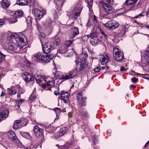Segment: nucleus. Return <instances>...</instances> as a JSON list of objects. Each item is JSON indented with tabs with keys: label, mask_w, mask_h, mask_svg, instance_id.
Segmentation results:
<instances>
[{
	"label": "nucleus",
	"mask_w": 149,
	"mask_h": 149,
	"mask_svg": "<svg viewBox=\"0 0 149 149\" xmlns=\"http://www.w3.org/2000/svg\"><path fill=\"white\" fill-rule=\"evenodd\" d=\"M131 80L133 82L136 83L138 81V79L135 77H134L133 78L131 79Z\"/></svg>",
	"instance_id": "obj_46"
},
{
	"label": "nucleus",
	"mask_w": 149,
	"mask_h": 149,
	"mask_svg": "<svg viewBox=\"0 0 149 149\" xmlns=\"http://www.w3.org/2000/svg\"><path fill=\"white\" fill-rule=\"evenodd\" d=\"M72 43V42L70 40H69L65 42L64 45L65 46H66V47L67 48V47L70 46V45Z\"/></svg>",
	"instance_id": "obj_38"
},
{
	"label": "nucleus",
	"mask_w": 149,
	"mask_h": 149,
	"mask_svg": "<svg viewBox=\"0 0 149 149\" xmlns=\"http://www.w3.org/2000/svg\"><path fill=\"white\" fill-rule=\"evenodd\" d=\"M61 99H62L64 102L67 103L69 102L68 97L69 96L70 93L68 92H65L61 91L60 93Z\"/></svg>",
	"instance_id": "obj_12"
},
{
	"label": "nucleus",
	"mask_w": 149,
	"mask_h": 149,
	"mask_svg": "<svg viewBox=\"0 0 149 149\" xmlns=\"http://www.w3.org/2000/svg\"><path fill=\"white\" fill-rule=\"evenodd\" d=\"M126 32V29L125 26H121L118 32V35L120 36H124Z\"/></svg>",
	"instance_id": "obj_24"
},
{
	"label": "nucleus",
	"mask_w": 149,
	"mask_h": 149,
	"mask_svg": "<svg viewBox=\"0 0 149 149\" xmlns=\"http://www.w3.org/2000/svg\"><path fill=\"white\" fill-rule=\"evenodd\" d=\"M62 149H68V148L66 146H64L62 147Z\"/></svg>",
	"instance_id": "obj_58"
},
{
	"label": "nucleus",
	"mask_w": 149,
	"mask_h": 149,
	"mask_svg": "<svg viewBox=\"0 0 149 149\" xmlns=\"http://www.w3.org/2000/svg\"><path fill=\"white\" fill-rule=\"evenodd\" d=\"M55 82L54 79H51L46 84H42V86L45 89L48 88L50 86H53L54 85Z\"/></svg>",
	"instance_id": "obj_14"
},
{
	"label": "nucleus",
	"mask_w": 149,
	"mask_h": 149,
	"mask_svg": "<svg viewBox=\"0 0 149 149\" xmlns=\"http://www.w3.org/2000/svg\"><path fill=\"white\" fill-rule=\"evenodd\" d=\"M113 58L118 62L122 61L123 59L124 55L123 52L118 49H114L113 50Z\"/></svg>",
	"instance_id": "obj_2"
},
{
	"label": "nucleus",
	"mask_w": 149,
	"mask_h": 149,
	"mask_svg": "<svg viewBox=\"0 0 149 149\" xmlns=\"http://www.w3.org/2000/svg\"><path fill=\"white\" fill-rule=\"evenodd\" d=\"M52 58V57L51 56L49 55H43L40 61L43 63H46L49 62Z\"/></svg>",
	"instance_id": "obj_18"
},
{
	"label": "nucleus",
	"mask_w": 149,
	"mask_h": 149,
	"mask_svg": "<svg viewBox=\"0 0 149 149\" xmlns=\"http://www.w3.org/2000/svg\"><path fill=\"white\" fill-rule=\"evenodd\" d=\"M93 20V21L94 22H97V19H96V17L95 16H94Z\"/></svg>",
	"instance_id": "obj_52"
},
{
	"label": "nucleus",
	"mask_w": 149,
	"mask_h": 149,
	"mask_svg": "<svg viewBox=\"0 0 149 149\" xmlns=\"http://www.w3.org/2000/svg\"><path fill=\"white\" fill-rule=\"evenodd\" d=\"M92 138L93 139V141L95 145L97 143V136H92Z\"/></svg>",
	"instance_id": "obj_37"
},
{
	"label": "nucleus",
	"mask_w": 149,
	"mask_h": 149,
	"mask_svg": "<svg viewBox=\"0 0 149 149\" xmlns=\"http://www.w3.org/2000/svg\"><path fill=\"white\" fill-rule=\"evenodd\" d=\"M1 3L2 7L5 9L8 8L10 4V1L9 0H3Z\"/></svg>",
	"instance_id": "obj_17"
},
{
	"label": "nucleus",
	"mask_w": 149,
	"mask_h": 149,
	"mask_svg": "<svg viewBox=\"0 0 149 149\" xmlns=\"http://www.w3.org/2000/svg\"><path fill=\"white\" fill-rule=\"evenodd\" d=\"M85 59L84 58V60H83L82 61L78 60V64L77 65V68L74 69V70L77 71V73L78 71L80 72L83 70V69L86 68L88 66V64L85 62Z\"/></svg>",
	"instance_id": "obj_5"
},
{
	"label": "nucleus",
	"mask_w": 149,
	"mask_h": 149,
	"mask_svg": "<svg viewBox=\"0 0 149 149\" xmlns=\"http://www.w3.org/2000/svg\"><path fill=\"white\" fill-rule=\"evenodd\" d=\"M4 95V93L2 91V93L1 95V96H2Z\"/></svg>",
	"instance_id": "obj_60"
},
{
	"label": "nucleus",
	"mask_w": 149,
	"mask_h": 149,
	"mask_svg": "<svg viewBox=\"0 0 149 149\" xmlns=\"http://www.w3.org/2000/svg\"><path fill=\"white\" fill-rule=\"evenodd\" d=\"M7 135L9 139L13 142L17 143L19 142L18 139L13 131H10Z\"/></svg>",
	"instance_id": "obj_9"
},
{
	"label": "nucleus",
	"mask_w": 149,
	"mask_h": 149,
	"mask_svg": "<svg viewBox=\"0 0 149 149\" xmlns=\"http://www.w3.org/2000/svg\"><path fill=\"white\" fill-rule=\"evenodd\" d=\"M109 60L108 57L107 55H105L103 56L102 59L100 60V61L102 65H104L108 63Z\"/></svg>",
	"instance_id": "obj_22"
},
{
	"label": "nucleus",
	"mask_w": 149,
	"mask_h": 149,
	"mask_svg": "<svg viewBox=\"0 0 149 149\" xmlns=\"http://www.w3.org/2000/svg\"><path fill=\"white\" fill-rule=\"evenodd\" d=\"M6 47L8 50L15 51L17 49V46L15 43L13 42H10L7 44Z\"/></svg>",
	"instance_id": "obj_16"
},
{
	"label": "nucleus",
	"mask_w": 149,
	"mask_h": 149,
	"mask_svg": "<svg viewBox=\"0 0 149 149\" xmlns=\"http://www.w3.org/2000/svg\"><path fill=\"white\" fill-rule=\"evenodd\" d=\"M58 92L57 91H55L54 92V94L55 95H57L58 94Z\"/></svg>",
	"instance_id": "obj_55"
},
{
	"label": "nucleus",
	"mask_w": 149,
	"mask_h": 149,
	"mask_svg": "<svg viewBox=\"0 0 149 149\" xmlns=\"http://www.w3.org/2000/svg\"><path fill=\"white\" fill-rule=\"evenodd\" d=\"M9 114L8 111L5 110L3 112L0 111V122L7 118Z\"/></svg>",
	"instance_id": "obj_15"
},
{
	"label": "nucleus",
	"mask_w": 149,
	"mask_h": 149,
	"mask_svg": "<svg viewBox=\"0 0 149 149\" xmlns=\"http://www.w3.org/2000/svg\"><path fill=\"white\" fill-rule=\"evenodd\" d=\"M23 102V100L22 99H20L18 101V103H20V102H21V103H22V102Z\"/></svg>",
	"instance_id": "obj_56"
},
{
	"label": "nucleus",
	"mask_w": 149,
	"mask_h": 149,
	"mask_svg": "<svg viewBox=\"0 0 149 149\" xmlns=\"http://www.w3.org/2000/svg\"><path fill=\"white\" fill-rule=\"evenodd\" d=\"M149 141L146 143V144H145V145H144V148L147 147V146H148V145L149 144Z\"/></svg>",
	"instance_id": "obj_51"
},
{
	"label": "nucleus",
	"mask_w": 149,
	"mask_h": 149,
	"mask_svg": "<svg viewBox=\"0 0 149 149\" xmlns=\"http://www.w3.org/2000/svg\"><path fill=\"white\" fill-rule=\"evenodd\" d=\"M138 1V0H127L125 2L126 4L128 5L134 4Z\"/></svg>",
	"instance_id": "obj_33"
},
{
	"label": "nucleus",
	"mask_w": 149,
	"mask_h": 149,
	"mask_svg": "<svg viewBox=\"0 0 149 149\" xmlns=\"http://www.w3.org/2000/svg\"><path fill=\"white\" fill-rule=\"evenodd\" d=\"M100 69V68L99 66H98L94 69V70L95 72H98Z\"/></svg>",
	"instance_id": "obj_43"
},
{
	"label": "nucleus",
	"mask_w": 149,
	"mask_h": 149,
	"mask_svg": "<svg viewBox=\"0 0 149 149\" xmlns=\"http://www.w3.org/2000/svg\"><path fill=\"white\" fill-rule=\"evenodd\" d=\"M79 11L78 12H77L75 13V15H76L77 16H78L80 14V13L81 11V9L80 8Z\"/></svg>",
	"instance_id": "obj_49"
},
{
	"label": "nucleus",
	"mask_w": 149,
	"mask_h": 149,
	"mask_svg": "<svg viewBox=\"0 0 149 149\" xmlns=\"http://www.w3.org/2000/svg\"><path fill=\"white\" fill-rule=\"evenodd\" d=\"M120 10L122 11H123V12H124V11H125V9L124 8H123L122 9Z\"/></svg>",
	"instance_id": "obj_62"
},
{
	"label": "nucleus",
	"mask_w": 149,
	"mask_h": 149,
	"mask_svg": "<svg viewBox=\"0 0 149 149\" xmlns=\"http://www.w3.org/2000/svg\"><path fill=\"white\" fill-rule=\"evenodd\" d=\"M82 95L81 93H79L77 94V98L78 100V104L80 107L86 106V98L82 97Z\"/></svg>",
	"instance_id": "obj_7"
},
{
	"label": "nucleus",
	"mask_w": 149,
	"mask_h": 149,
	"mask_svg": "<svg viewBox=\"0 0 149 149\" xmlns=\"http://www.w3.org/2000/svg\"><path fill=\"white\" fill-rule=\"evenodd\" d=\"M52 22L51 19L48 18L42 22L43 25L46 27H50L52 25Z\"/></svg>",
	"instance_id": "obj_20"
},
{
	"label": "nucleus",
	"mask_w": 149,
	"mask_h": 149,
	"mask_svg": "<svg viewBox=\"0 0 149 149\" xmlns=\"http://www.w3.org/2000/svg\"><path fill=\"white\" fill-rule=\"evenodd\" d=\"M32 13L34 14L35 16L37 17L39 19L42 18L44 15V13L42 11L40 10L37 8H35L32 10Z\"/></svg>",
	"instance_id": "obj_13"
},
{
	"label": "nucleus",
	"mask_w": 149,
	"mask_h": 149,
	"mask_svg": "<svg viewBox=\"0 0 149 149\" xmlns=\"http://www.w3.org/2000/svg\"><path fill=\"white\" fill-rule=\"evenodd\" d=\"M109 67L108 66L106 65L104 66H103V67H101V69L102 70H103L104 69H109Z\"/></svg>",
	"instance_id": "obj_45"
},
{
	"label": "nucleus",
	"mask_w": 149,
	"mask_h": 149,
	"mask_svg": "<svg viewBox=\"0 0 149 149\" xmlns=\"http://www.w3.org/2000/svg\"><path fill=\"white\" fill-rule=\"evenodd\" d=\"M88 3L90 7H92L93 4V0H87Z\"/></svg>",
	"instance_id": "obj_42"
},
{
	"label": "nucleus",
	"mask_w": 149,
	"mask_h": 149,
	"mask_svg": "<svg viewBox=\"0 0 149 149\" xmlns=\"http://www.w3.org/2000/svg\"><path fill=\"white\" fill-rule=\"evenodd\" d=\"M143 13H141L139 14L138 16H136V17H135L134 18H137L139 16H143L144 15H143Z\"/></svg>",
	"instance_id": "obj_54"
},
{
	"label": "nucleus",
	"mask_w": 149,
	"mask_h": 149,
	"mask_svg": "<svg viewBox=\"0 0 149 149\" xmlns=\"http://www.w3.org/2000/svg\"><path fill=\"white\" fill-rule=\"evenodd\" d=\"M87 37H88V38H89L90 37V35H87Z\"/></svg>",
	"instance_id": "obj_63"
},
{
	"label": "nucleus",
	"mask_w": 149,
	"mask_h": 149,
	"mask_svg": "<svg viewBox=\"0 0 149 149\" xmlns=\"http://www.w3.org/2000/svg\"><path fill=\"white\" fill-rule=\"evenodd\" d=\"M20 94H19V95H18V94L17 95V97H18L19 98L20 97Z\"/></svg>",
	"instance_id": "obj_64"
},
{
	"label": "nucleus",
	"mask_w": 149,
	"mask_h": 149,
	"mask_svg": "<svg viewBox=\"0 0 149 149\" xmlns=\"http://www.w3.org/2000/svg\"><path fill=\"white\" fill-rule=\"evenodd\" d=\"M23 78L26 82L32 81V79H33V78L32 77L31 74L27 72H25L24 73Z\"/></svg>",
	"instance_id": "obj_19"
},
{
	"label": "nucleus",
	"mask_w": 149,
	"mask_h": 149,
	"mask_svg": "<svg viewBox=\"0 0 149 149\" xmlns=\"http://www.w3.org/2000/svg\"><path fill=\"white\" fill-rule=\"evenodd\" d=\"M14 122H18L17 123H19V125H20L21 121L20 120H17L15 121Z\"/></svg>",
	"instance_id": "obj_59"
},
{
	"label": "nucleus",
	"mask_w": 149,
	"mask_h": 149,
	"mask_svg": "<svg viewBox=\"0 0 149 149\" xmlns=\"http://www.w3.org/2000/svg\"><path fill=\"white\" fill-rule=\"evenodd\" d=\"M15 41L18 45H22V46H25L27 44L26 38L23 34H19L18 36L16 38Z\"/></svg>",
	"instance_id": "obj_4"
},
{
	"label": "nucleus",
	"mask_w": 149,
	"mask_h": 149,
	"mask_svg": "<svg viewBox=\"0 0 149 149\" xmlns=\"http://www.w3.org/2000/svg\"><path fill=\"white\" fill-rule=\"evenodd\" d=\"M72 35L71 36V38H73L76 36L78 35L79 33L78 29L76 27H74L72 28Z\"/></svg>",
	"instance_id": "obj_26"
},
{
	"label": "nucleus",
	"mask_w": 149,
	"mask_h": 149,
	"mask_svg": "<svg viewBox=\"0 0 149 149\" xmlns=\"http://www.w3.org/2000/svg\"><path fill=\"white\" fill-rule=\"evenodd\" d=\"M23 13L21 10H18L16 11L13 14L14 17L17 18H19L23 16Z\"/></svg>",
	"instance_id": "obj_23"
},
{
	"label": "nucleus",
	"mask_w": 149,
	"mask_h": 149,
	"mask_svg": "<svg viewBox=\"0 0 149 149\" xmlns=\"http://www.w3.org/2000/svg\"><path fill=\"white\" fill-rule=\"evenodd\" d=\"M77 71L74 70L73 71H69L65 75H62L58 77L61 79L67 80L70 79H72L75 76L77 75Z\"/></svg>",
	"instance_id": "obj_3"
},
{
	"label": "nucleus",
	"mask_w": 149,
	"mask_h": 149,
	"mask_svg": "<svg viewBox=\"0 0 149 149\" xmlns=\"http://www.w3.org/2000/svg\"><path fill=\"white\" fill-rule=\"evenodd\" d=\"M53 44V43L51 42L46 43L42 48L43 52L46 54H48L53 49H54Z\"/></svg>",
	"instance_id": "obj_6"
},
{
	"label": "nucleus",
	"mask_w": 149,
	"mask_h": 149,
	"mask_svg": "<svg viewBox=\"0 0 149 149\" xmlns=\"http://www.w3.org/2000/svg\"><path fill=\"white\" fill-rule=\"evenodd\" d=\"M120 70L122 71H126L127 69L125 68L124 67H121Z\"/></svg>",
	"instance_id": "obj_48"
},
{
	"label": "nucleus",
	"mask_w": 149,
	"mask_h": 149,
	"mask_svg": "<svg viewBox=\"0 0 149 149\" xmlns=\"http://www.w3.org/2000/svg\"><path fill=\"white\" fill-rule=\"evenodd\" d=\"M102 34V35L105 38H107L108 37V36L107 35H106L105 33L104 32H103L102 30H100Z\"/></svg>",
	"instance_id": "obj_44"
},
{
	"label": "nucleus",
	"mask_w": 149,
	"mask_h": 149,
	"mask_svg": "<svg viewBox=\"0 0 149 149\" xmlns=\"http://www.w3.org/2000/svg\"><path fill=\"white\" fill-rule=\"evenodd\" d=\"M79 112L82 117H85V118H89V114L87 111H84L82 112L80 111Z\"/></svg>",
	"instance_id": "obj_30"
},
{
	"label": "nucleus",
	"mask_w": 149,
	"mask_h": 149,
	"mask_svg": "<svg viewBox=\"0 0 149 149\" xmlns=\"http://www.w3.org/2000/svg\"><path fill=\"white\" fill-rule=\"evenodd\" d=\"M40 35L43 38H45V35L43 33H41Z\"/></svg>",
	"instance_id": "obj_53"
},
{
	"label": "nucleus",
	"mask_w": 149,
	"mask_h": 149,
	"mask_svg": "<svg viewBox=\"0 0 149 149\" xmlns=\"http://www.w3.org/2000/svg\"><path fill=\"white\" fill-rule=\"evenodd\" d=\"M144 26L149 30V26L148 25L145 24Z\"/></svg>",
	"instance_id": "obj_57"
},
{
	"label": "nucleus",
	"mask_w": 149,
	"mask_h": 149,
	"mask_svg": "<svg viewBox=\"0 0 149 149\" xmlns=\"http://www.w3.org/2000/svg\"><path fill=\"white\" fill-rule=\"evenodd\" d=\"M119 25V24L115 21H109L104 24L105 26L111 30H113L117 28Z\"/></svg>",
	"instance_id": "obj_8"
},
{
	"label": "nucleus",
	"mask_w": 149,
	"mask_h": 149,
	"mask_svg": "<svg viewBox=\"0 0 149 149\" xmlns=\"http://www.w3.org/2000/svg\"><path fill=\"white\" fill-rule=\"evenodd\" d=\"M66 130L65 127H61L56 133V134L59 136H62L66 133Z\"/></svg>",
	"instance_id": "obj_21"
},
{
	"label": "nucleus",
	"mask_w": 149,
	"mask_h": 149,
	"mask_svg": "<svg viewBox=\"0 0 149 149\" xmlns=\"http://www.w3.org/2000/svg\"><path fill=\"white\" fill-rule=\"evenodd\" d=\"M16 88L18 89V94L19 93L20 94H22L24 91V90H23L19 86L16 85L15 86Z\"/></svg>",
	"instance_id": "obj_34"
},
{
	"label": "nucleus",
	"mask_w": 149,
	"mask_h": 149,
	"mask_svg": "<svg viewBox=\"0 0 149 149\" xmlns=\"http://www.w3.org/2000/svg\"><path fill=\"white\" fill-rule=\"evenodd\" d=\"M8 91V93L10 95H13L17 93L16 90L12 88H8L7 89Z\"/></svg>",
	"instance_id": "obj_29"
},
{
	"label": "nucleus",
	"mask_w": 149,
	"mask_h": 149,
	"mask_svg": "<svg viewBox=\"0 0 149 149\" xmlns=\"http://www.w3.org/2000/svg\"><path fill=\"white\" fill-rule=\"evenodd\" d=\"M60 39L58 38L56 39L54 42H52L53 44V45L54 49L60 45Z\"/></svg>",
	"instance_id": "obj_28"
},
{
	"label": "nucleus",
	"mask_w": 149,
	"mask_h": 149,
	"mask_svg": "<svg viewBox=\"0 0 149 149\" xmlns=\"http://www.w3.org/2000/svg\"><path fill=\"white\" fill-rule=\"evenodd\" d=\"M19 34H17L16 33H13L8 38L9 40H12V41L16 40V39L19 36Z\"/></svg>",
	"instance_id": "obj_27"
},
{
	"label": "nucleus",
	"mask_w": 149,
	"mask_h": 149,
	"mask_svg": "<svg viewBox=\"0 0 149 149\" xmlns=\"http://www.w3.org/2000/svg\"><path fill=\"white\" fill-rule=\"evenodd\" d=\"M17 123L18 122H14L13 125V128L16 130L19 128L20 125H19V123Z\"/></svg>",
	"instance_id": "obj_36"
},
{
	"label": "nucleus",
	"mask_w": 149,
	"mask_h": 149,
	"mask_svg": "<svg viewBox=\"0 0 149 149\" xmlns=\"http://www.w3.org/2000/svg\"><path fill=\"white\" fill-rule=\"evenodd\" d=\"M53 110L55 111L56 113H59L60 112V109L58 107L54 108L53 109Z\"/></svg>",
	"instance_id": "obj_40"
},
{
	"label": "nucleus",
	"mask_w": 149,
	"mask_h": 149,
	"mask_svg": "<svg viewBox=\"0 0 149 149\" xmlns=\"http://www.w3.org/2000/svg\"><path fill=\"white\" fill-rule=\"evenodd\" d=\"M103 6L104 10L108 14L112 13L115 10L111 6L107 3H103Z\"/></svg>",
	"instance_id": "obj_11"
},
{
	"label": "nucleus",
	"mask_w": 149,
	"mask_h": 149,
	"mask_svg": "<svg viewBox=\"0 0 149 149\" xmlns=\"http://www.w3.org/2000/svg\"><path fill=\"white\" fill-rule=\"evenodd\" d=\"M43 56V55L41 53H38L36 55L35 57L40 61Z\"/></svg>",
	"instance_id": "obj_35"
},
{
	"label": "nucleus",
	"mask_w": 149,
	"mask_h": 149,
	"mask_svg": "<svg viewBox=\"0 0 149 149\" xmlns=\"http://www.w3.org/2000/svg\"><path fill=\"white\" fill-rule=\"evenodd\" d=\"M36 98V97L35 96L31 95L29 97V99L31 100H33Z\"/></svg>",
	"instance_id": "obj_47"
},
{
	"label": "nucleus",
	"mask_w": 149,
	"mask_h": 149,
	"mask_svg": "<svg viewBox=\"0 0 149 149\" xmlns=\"http://www.w3.org/2000/svg\"><path fill=\"white\" fill-rule=\"evenodd\" d=\"M113 0H106V1L108 2L110 4H112L113 3Z\"/></svg>",
	"instance_id": "obj_50"
},
{
	"label": "nucleus",
	"mask_w": 149,
	"mask_h": 149,
	"mask_svg": "<svg viewBox=\"0 0 149 149\" xmlns=\"http://www.w3.org/2000/svg\"><path fill=\"white\" fill-rule=\"evenodd\" d=\"M26 0H19L17 1V4L19 6H24L27 4L26 2H25Z\"/></svg>",
	"instance_id": "obj_32"
},
{
	"label": "nucleus",
	"mask_w": 149,
	"mask_h": 149,
	"mask_svg": "<svg viewBox=\"0 0 149 149\" xmlns=\"http://www.w3.org/2000/svg\"><path fill=\"white\" fill-rule=\"evenodd\" d=\"M99 33H96L90 34V43L93 46H95L101 43V41L99 39Z\"/></svg>",
	"instance_id": "obj_1"
},
{
	"label": "nucleus",
	"mask_w": 149,
	"mask_h": 149,
	"mask_svg": "<svg viewBox=\"0 0 149 149\" xmlns=\"http://www.w3.org/2000/svg\"><path fill=\"white\" fill-rule=\"evenodd\" d=\"M25 63H26V65L27 66L29 67H31V63L30 61L27 60L25 61Z\"/></svg>",
	"instance_id": "obj_41"
},
{
	"label": "nucleus",
	"mask_w": 149,
	"mask_h": 149,
	"mask_svg": "<svg viewBox=\"0 0 149 149\" xmlns=\"http://www.w3.org/2000/svg\"><path fill=\"white\" fill-rule=\"evenodd\" d=\"M33 131L35 136L38 138H39L42 137L43 135V133L42 130L38 126H34Z\"/></svg>",
	"instance_id": "obj_10"
},
{
	"label": "nucleus",
	"mask_w": 149,
	"mask_h": 149,
	"mask_svg": "<svg viewBox=\"0 0 149 149\" xmlns=\"http://www.w3.org/2000/svg\"><path fill=\"white\" fill-rule=\"evenodd\" d=\"M35 79L38 83L42 82L45 81V78L43 76L40 75L36 76L35 77Z\"/></svg>",
	"instance_id": "obj_25"
},
{
	"label": "nucleus",
	"mask_w": 149,
	"mask_h": 149,
	"mask_svg": "<svg viewBox=\"0 0 149 149\" xmlns=\"http://www.w3.org/2000/svg\"><path fill=\"white\" fill-rule=\"evenodd\" d=\"M130 88L133 87V88H134L135 87L133 85H131L130 86Z\"/></svg>",
	"instance_id": "obj_61"
},
{
	"label": "nucleus",
	"mask_w": 149,
	"mask_h": 149,
	"mask_svg": "<svg viewBox=\"0 0 149 149\" xmlns=\"http://www.w3.org/2000/svg\"><path fill=\"white\" fill-rule=\"evenodd\" d=\"M145 58H146V61L149 63V51L146 52Z\"/></svg>",
	"instance_id": "obj_39"
},
{
	"label": "nucleus",
	"mask_w": 149,
	"mask_h": 149,
	"mask_svg": "<svg viewBox=\"0 0 149 149\" xmlns=\"http://www.w3.org/2000/svg\"><path fill=\"white\" fill-rule=\"evenodd\" d=\"M67 48L66 46L64 45L61 47L59 50V53L61 54H64L67 52Z\"/></svg>",
	"instance_id": "obj_31"
}]
</instances>
